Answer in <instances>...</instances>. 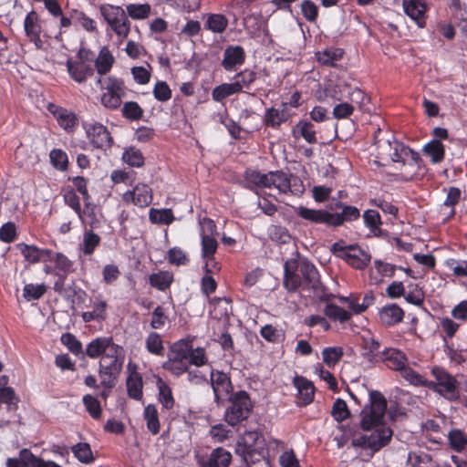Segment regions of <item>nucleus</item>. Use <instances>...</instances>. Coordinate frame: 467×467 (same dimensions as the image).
<instances>
[{"label":"nucleus","instance_id":"c9c22d12","mask_svg":"<svg viewBox=\"0 0 467 467\" xmlns=\"http://www.w3.org/2000/svg\"><path fill=\"white\" fill-rule=\"evenodd\" d=\"M364 224L369 229L370 233L377 237L382 235V221L378 211L373 209L366 210L362 214Z\"/></svg>","mask_w":467,"mask_h":467},{"label":"nucleus","instance_id":"4c0bfd02","mask_svg":"<svg viewBox=\"0 0 467 467\" xmlns=\"http://www.w3.org/2000/svg\"><path fill=\"white\" fill-rule=\"evenodd\" d=\"M142 377L139 372H132L127 378V391L130 398L135 400H140L142 393Z\"/></svg>","mask_w":467,"mask_h":467},{"label":"nucleus","instance_id":"4d7b16f0","mask_svg":"<svg viewBox=\"0 0 467 467\" xmlns=\"http://www.w3.org/2000/svg\"><path fill=\"white\" fill-rule=\"evenodd\" d=\"M446 267L456 278H467V259L449 258L445 261Z\"/></svg>","mask_w":467,"mask_h":467},{"label":"nucleus","instance_id":"72a5a7b5","mask_svg":"<svg viewBox=\"0 0 467 467\" xmlns=\"http://www.w3.org/2000/svg\"><path fill=\"white\" fill-rule=\"evenodd\" d=\"M156 387L158 389V401L161 404L162 408L170 410L175 405V399L172 394L171 388L161 377L157 378Z\"/></svg>","mask_w":467,"mask_h":467},{"label":"nucleus","instance_id":"7ed1b4c3","mask_svg":"<svg viewBox=\"0 0 467 467\" xmlns=\"http://www.w3.org/2000/svg\"><path fill=\"white\" fill-rule=\"evenodd\" d=\"M125 359L124 349L117 345L104 354L99 363L98 374L102 388L111 389L122 370Z\"/></svg>","mask_w":467,"mask_h":467},{"label":"nucleus","instance_id":"6ab92c4d","mask_svg":"<svg viewBox=\"0 0 467 467\" xmlns=\"http://www.w3.org/2000/svg\"><path fill=\"white\" fill-rule=\"evenodd\" d=\"M405 14L416 22L419 27L426 26V12L428 10L425 0H403Z\"/></svg>","mask_w":467,"mask_h":467},{"label":"nucleus","instance_id":"4be33fe9","mask_svg":"<svg viewBox=\"0 0 467 467\" xmlns=\"http://www.w3.org/2000/svg\"><path fill=\"white\" fill-rule=\"evenodd\" d=\"M408 358L406 355L393 348H386L381 351L380 361L392 369L400 371L407 365Z\"/></svg>","mask_w":467,"mask_h":467},{"label":"nucleus","instance_id":"680f3d73","mask_svg":"<svg viewBox=\"0 0 467 467\" xmlns=\"http://www.w3.org/2000/svg\"><path fill=\"white\" fill-rule=\"evenodd\" d=\"M343 348L341 347H328L322 350L323 362L328 367L337 365L343 357Z\"/></svg>","mask_w":467,"mask_h":467},{"label":"nucleus","instance_id":"423d86ee","mask_svg":"<svg viewBox=\"0 0 467 467\" xmlns=\"http://www.w3.org/2000/svg\"><path fill=\"white\" fill-rule=\"evenodd\" d=\"M228 400L229 406L225 410L224 420L230 426L235 427L250 417L254 403L245 390L232 393Z\"/></svg>","mask_w":467,"mask_h":467},{"label":"nucleus","instance_id":"393cba45","mask_svg":"<svg viewBox=\"0 0 467 467\" xmlns=\"http://www.w3.org/2000/svg\"><path fill=\"white\" fill-rule=\"evenodd\" d=\"M298 271L305 285L317 289L319 285V273L317 267L306 258L298 260Z\"/></svg>","mask_w":467,"mask_h":467},{"label":"nucleus","instance_id":"2eb2a0df","mask_svg":"<svg viewBox=\"0 0 467 467\" xmlns=\"http://www.w3.org/2000/svg\"><path fill=\"white\" fill-rule=\"evenodd\" d=\"M47 109L55 117L59 127L67 132H73L78 125L77 115L67 109L49 103Z\"/></svg>","mask_w":467,"mask_h":467},{"label":"nucleus","instance_id":"2f4dec72","mask_svg":"<svg viewBox=\"0 0 467 467\" xmlns=\"http://www.w3.org/2000/svg\"><path fill=\"white\" fill-rule=\"evenodd\" d=\"M232 462V454L223 447L212 451L208 460L202 463V467H229Z\"/></svg>","mask_w":467,"mask_h":467},{"label":"nucleus","instance_id":"f257e3e1","mask_svg":"<svg viewBox=\"0 0 467 467\" xmlns=\"http://www.w3.org/2000/svg\"><path fill=\"white\" fill-rule=\"evenodd\" d=\"M386 409L387 400L383 394L379 390H371L369 404L360 413V427L365 431H373L352 439L351 445L354 448L368 449L375 453L389 444L393 431L382 422Z\"/></svg>","mask_w":467,"mask_h":467},{"label":"nucleus","instance_id":"f3484780","mask_svg":"<svg viewBox=\"0 0 467 467\" xmlns=\"http://www.w3.org/2000/svg\"><path fill=\"white\" fill-rule=\"evenodd\" d=\"M298 259L291 258L284 265V286L288 292H296L302 285L303 280L298 274Z\"/></svg>","mask_w":467,"mask_h":467},{"label":"nucleus","instance_id":"f8f14e48","mask_svg":"<svg viewBox=\"0 0 467 467\" xmlns=\"http://www.w3.org/2000/svg\"><path fill=\"white\" fill-rule=\"evenodd\" d=\"M87 137L95 149L107 150L112 147L113 138L108 128L99 122L86 127Z\"/></svg>","mask_w":467,"mask_h":467},{"label":"nucleus","instance_id":"338daca9","mask_svg":"<svg viewBox=\"0 0 467 467\" xmlns=\"http://www.w3.org/2000/svg\"><path fill=\"white\" fill-rule=\"evenodd\" d=\"M400 372V376L409 381L411 385L426 388L427 379L416 372L410 367L406 365Z\"/></svg>","mask_w":467,"mask_h":467},{"label":"nucleus","instance_id":"9d476101","mask_svg":"<svg viewBox=\"0 0 467 467\" xmlns=\"http://www.w3.org/2000/svg\"><path fill=\"white\" fill-rule=\"evenodd\" d=\"M268 189L275 188L280 193L292 192L293 194H301L304 192V185L300 179L287 174L283 171H271L268 172Z\"/></svg>","mask_w":467,"mask_h":467},{"label":"nucleus","instance_id":"aec40b11","mask_svg":"<svg viewBox=\"0 0 467 467\" xmlns=\"http://www.w3.org/2000/svg\"><path fill=\"white\" fill-rule=\"evenodd\" d=\"M16 249L20 251L25 260L30 264H37L39 262H48V257L52 254L51 249H42L36 245H30L25 243L16 244Z\"/></svg>","mask_w":467,"mask_h":467},{"label":"nucleus","instance_id":"69168bd1","mask_svg":"<svg viewBox=\"0 0 467 467\" xmlns=\"http://www.w3.org/2000/svg\"><path fill=\"white\" fill-rule=\"evenodd\" d=\"M163 368L169 372H171L175 377H180L182 374L186 373L189 369L188 361L177 360L171 357L168 358V360L163 363Z\"/></svg>","mask_w":467,"mask_h":467},{"label":"nucleus","instance_id":"c756f323","mask_svg":"<svg viewBox=\"0 0 467 467\" xmlns=\"http://www.w3.org/2000/svg\"><path fill=\"white\" fill-rule=\"evenodd\" d=\"M244 179L246 188L252 191L256 188H267L269 186L268 172L262 173L256 169L247 168L244 171Z\"/></svg>","mask_w":467,"mask_h":467},{"label":"nucleus","instance_id":"412c9836","mask_svg":"<svg viewBox=\"0 0 467 467\" xmlns=\"http://www.w3.org/2000/svg\"><path fill=\"white\" fill-rule=\"evenodd\" d=\"M111 337H99L91 340L86 347L84 356L87 355L90 358H101L109 351L110 348L117 346Z\"/></svg>","mask_w":467,"mask_h":467},{"label":"nucleus","instance_id":"79ce46f5","mask_svg":"<svg viewBox=\"0 0 467 467\" xmlns=\"http://www.w3.org/2000/svg\"><path fill=\"white\" fill-rule=\"evenodd\" d=\"M237 93H240L238 83H223L213 89L212 97L214 101L222 102L226 98Z\"/></svg>","mask_w":467,"mask_h":467},{"label":"nucleus","instance_id":"a878e982","mask_svg":"<svg viewBox=\"0 0 467 467\" xmlns=\"http://www.w3.org/2000/svg\"><path fill=\"white\" fill-rule=\"evenodd\" d=\"M283 108L275 109L274 107L265 110L264 123L266 127L277 130L280 126L290 119V114L286 109V103L282 104Z\"/></svg>","mask_w":467,"mask_h":467},{"label":"nucleus","instance_id":"a18cd8bd","mask_svg":"<svg viewBox=\"0 0 467 467\" xmlns=\"http://www.w3.org/2000/svg\"><path fill=\"white\" fill-rule=\"evenodd\" d=\"M344 50L338 47H330L327 48L322 52H318L317 61L327 67H334L336 62L340 60L343 57Z\"/></svg>","mask_w":467,"mask_h":467},{"label":"nucleus","instance_id":"a19ab883","mask_svg":"<svg viewBox=\"0 0 467 467\" xmlns=\"http://www.w3.org/2000/svg\"><path fill=\"white\" fill-rule=\"evenodd\" d=\"M324 314L332 321L339 323H346L352 317V314L349 311L334 303H327L325 306Z\"/></svg>","mask_w":467,"mask_h":467},{"label":"nucleus","instance_id":"0e129e2a","mask_svg":"<svg viewBox=\"0 0 467 467\" xmlns=\"http://www.w3.org/2000/svg\"><path fill=\"white\" fill-rule=\"evenodd\" d=\"M47 292L45 284H26L23 288V296L26 301L38 300Z\"/></svg>","mask_w":467,"mask_h":467},{"label":"nucleus","instance_id":"6e6d98bb","mask_svg":"<svg viewBox=\"0 0 467 467\" xmlns=\"http://www.w3.org/2000/svg\"><path fill=\"white\" fill-rule=\"evenodd\" d=\"M149 219L152 223L170 224L173 222L174 216L171 209H154L149 212Z\"/></svg>","mask_w":467,"mask_h":467},{"label":"nucleus","instance_id":"4468645a","mask_svg":"<svg viewBox=\"0 0 467 467\" xmlns=\"http://www.w3.org/2000/svg\"><path fill=\"white\" fill-rule=\"evenodd\" d=\"M123 200L140 208H145L152 202V189L146 183H138L131 191H127L123 194Z\"/></svg>","mask_w":467,"mask_h":467},{"label":"nucleus","instance_id":"473e14b6","mask_svg":"<svg viewBox=\"0 0 467 467\" xmlns=\"http://www.w3.org/2000/svg\"><path fill=\"white\" fill-rule=\"evenodd\" d=\"M114 63L115 57L111 51L107 47H103L94 60V67L97 73L101 77L107 75L111 70Z\"/></svg>","mask_w":467,"mask_h":467},{"label":"nucleus","instance_id":"774afa93","mask_svg":"<svg viewBox=\"0 0 467 467\" xmlns=\"http://www.w3.org/2000/svg\"><path fill=\"white\" fill-rule=\"evenodd\" d=\"M123 161L131 167H142L144 164V157L142 152L134 147L127 149L122 156Z\"/></svg>","mask_w":467,"mask_h":467},{"label":"nucleus","instance_id":"20e7f679","mask_svg":"<svg viewBox=\"0 0 467 467\" xmlns=\"http://www.w3.org/2000/svg\"><path fill=\"white\" fill-rule=\"evenodd\" d=\"M99 10L106 23V33L115 35L120 41L127 39L131 30V22L124 8L120 5L102 4Z\"/></svg>","mask_w":467,"mask_h":467},{"label":"nucleus","instance_id":"b1692460","mask_svg":"<svg viewBox=\"0 0 467 467\" xmlns=\"http://www.w3.org/2000/svg\"><path fill=\"white\" fill-rule=\"evenodd\" d=\"M24 29L26 36L36 45L41 43L40 35L42 26L38 14L35 10H31L24 20Z\"/></svg>","mask_w":467,"mask_h":467},{"label":"nucleus","instance_id":"864d4df0","mask_svg":"<svg viewBox=\"0 0 467 467\" xmlns=\"http://www.w3.org/2000/svg\"><path fill=\"white\" fill-rule=\"evenodd\" d=\"M72 17L75 23L88 33L97 32V22L88 16L83 11L72 9Z\"/></svg>","mask_w":467,"mask_h":467},{"label":"nucleus","instance_id":"9b49d317","mask_svg":"<svg viewBox=\"0 0 467 467\" xmlns=\"http://www.w3.org/2000/svg\"><path fill=\"white\" fill-rule=\"evenodd\" d=\"M210 383L214 395V401L219 405L225 397L234 393V385L228 373L212 369Z\"/></svg>","mask_w":467,"mask_h":467},{"label":"nucleus","instance_id":"052dcab7","mask_svg":"<svg viewBox=\"0 0 467 467\" xmlns=\"http://www.w3.org/2000/svg\"><path fill=\"white\" fill-rule=\"evenodd\" d=\"M83 404L88 414L94 420H99L102 416V409L99 400L91 394H86L82 399Z\"/></svg>","mask_w":467,"mask_h":467},{"label":"nucleus","instance_id":"e2e57ef3","mask_svg":"<svg viewBox=\"0 0 467 467\" xmlns=\"http://www.w3.org/2000/svg\"><path fill=\"white\" fill-rule=\"evenodd\" d=\"M50 162L55 169L65 171L68 168L67 154L61 149H54L49 153Z\"/></svg>","mask_w":467,"mask_h":467},{"label":"nucleus","instance_id":"8fccbe9b","mask_svg":"<svg viewBox=\"0 0 467 467\" xmlns=\"http://www.w3.org/2000/svg\"><path fill=\"white\" fill-rule=\"evenodd\" d=\"M192 344L186 340H179L173 343L170 348L169 357L177 360L188 361L191 354Z\"/></svg>","mask_w":467,"mask_h":467},{"label":"nucleus","instance_id":"bf43d9fd","mask_svg":"<svg viewBox=\"0 0 467 467\" xmlns=\"http://www.w3.org/2000/svg\"><path fill=\"white\" fill-rule=\"evenodd\" d=\"M257 73L252 69L245 68L238 72L234 77V83H238L240 86V92L244 91V88L250 89L251 85L256 80Z\"/></svg>","mask_w":467,"mask_h":467},{"label":"nucleus","instance_id":"de8ad7c7","mask_svg":"<svg viewBox=\"0 0 467 467\" xmlns=\"http://www.w3.org/2000/svg\"><path fill=\"white\" fill-rule=\"evenodd\" d=\"M35 454L29 449H22L17 458H8L5 462L6 467H33Z\"/></svg>","mask_w":467,"mask_h":467},{"label":"nucleus","instance_id":"0eeeda50","mask_svg":"<svg viewBox=\"0 0 467 467\" xmlns=\"http://www.w3.org/2000/svg\"><path fill=\"white\" fill-rule=\"evenodd\" d=\"M331 251L334 255L357 270L366 269L372 259L368 250L363 249L358 244L346 245L342 240L334 243L331 246Z\"/></svg>","mask_w":467,"mask_h":467},{"label":"nucleus","instance_id":"f704fd0d","mask_svg":"<svg viewBox=\"0 0 467 467\" xmlns=\"http://www.w3.org/2000/svg\"><path fill=\"white\" fill-rule=\"evenodd\" d=\"M8 378L0 377V404H6L9 410H16L19 398L11 387H6Z\"/></svg>","mask_w":467,"mask_h":467},{"label":"nucleus","instance_id":"dca6fc26","mask_svg":"<svg viewBox=\"0 0 467 467\" xmlns=\"http://www.w3.org/2000/svg\"><path fill=\"white\" fill-rule=\"evenodd\" d=\"M245 51L241 46H228L223 51L222 67L225 71H236L245 62Z\"/></svg>","mask_w":467,"mask_h":467},{"label":"nucleus","instance_id":"a211bd4d","mask_svg":"<svg viewBox=\"0 0 467 467\" xmlns=\"http://www.w3.org/2000/svg\"><path fill=\"white\" fill-rule=\"evenodd\" d=\"M66 66L70 78L78 83H84L94 75L93 66L83 60L67 59Z\"/></svg>","mask_w":467,"mask_h":467},{"label":"nucleus","instance_id":"13d9d810","mask_svg":"<svg viewBox=\"0 0 467 467\" xmlns=\"http://www.w3.org/2000/svg\"><path fill=\"white\" fill-rule=\"evenodd\" d=\"M143 112L142 108L136 101H127L121 109L122 117L131 121L140 120L143 117Z\"/></svg>","mask_w":467,"mask_h":467},{"label":"nucleus","instance_id":"1a4fd4ad","mask_svg":"<svg viewBox=\"0 0 467 467\" xmlns=\"http://www.w3.org/2000/svg\"><path fill=\"white\" fill-rule=\"evenodd\" d=\"M105 86L102 87L104 92L101 95L100 102L108 109H117L122 103V99L126 96V85L122 78L115 76H109L105 80Z\"/></svg>","mask_w":467,"mask_h":467},{"label":"nucleus","instance_id":"09e8293b","mask_svg":"<svg viewBox=\"0 0 467 467\" xmlns=\"http://www.w3.org/2000/svg\"><path fill=\"white\" fill-rule=\"evenodd\" d=\"M129 19L143 20L149 17L151 7L149 4H129L125 9Z\"/></svg>","mask_w":467,"mask_h":467},{"label":"nucleus","instance_id":"f03ea898","mask_svg":"<svg viewBox=\"0 0 467 467\" xmlns=\"http://www.w3.org/2000/svg\"><path fill=\"white\" fill-rule=\"evenodd\" d=\"M331 210H340V212H329L325 209H311L305 206H299L296 209L298 217L314 224H324L327 227L337 228L345 223L357 221L360 217V211L358 207L346 204L337 201Z\"/></svg>","mask_w":467,"mask_h":467},{"label":"nucleus","instance_id":"c03bdc74","mask_svg":"<svg viewBox=\"0 0 467 467\" xmlns=\"http://www.w3.org/2000/svg\"><path fill=\"white\" fill-rule=\"evenodd\" d=\"M101 242L100 236L92 230L86 231L79 247L84 255H91Z\"/></svg>","mask_w":467,"mask_h":467},{"label":"nucleus","instance_id":"c85d7f7f","mask_svg":"<svg viewBox=\"0 0 467 467\" xmlns=\"http://www.w3.org/2000/svg\"><path fill=\"white\" fill-rule=\"evenodd\" d=\"M293 136L296 139L302 137L309 144L317 143V131L312 122L306 119H300L293 128Z\"/></svg>","mask_w":467,"mask_h":467},{"label":"nucleus","instance_id":"37998d69","mask_svg":"<svg viewBox=\"0 0 467 467\" xmlns=\"http://www.w3.org/2000/svg\"><path fill=\"white\" fill-rule=\"evenodd\" d=\"M450 447L456 452H462L467 449V433L461 429H452L448 433Z\"/></svg>","mask_w":467,"mask_h":467},{"label":"nucleus","instance_id":"5701e85b","mask_svg":"<svg viewBox=\"0 0 467 467\" xmlns=\"http://www.w3.org/2000/svg\"><path fill=\"white\" fill-rule=\"evenodd\" d=\"M404 310L396 303L385 305L379 312L382 324L387 327H393L403 321Z\"/></svg>","mask_w":467,"mask_h":467},{"label":"nucleus","instance_id":"5fc2aeb1","mask_svg":"<svg viewBox=\"0 0 467 467\" xmlns=\"http://www.w3.org/2000/svg\"><path fill=\"white\" fill-rule=\"evenodd\" d=\"M146 349L149 353L156 356H162L164 351L163 341L160 334L150 332L145 342Z\"/></svg>","mask_w":467,"mask_h":467},{"label":"nucleus","instance_id":"6e6552de","mask_svg":"<svg viewBox=\"0 0 467 467\" xmlns=\"http://www.w3.org/2000/svg\"><path fill=\"white\" fill-rule=\"evenodd\" d=\"M388 142L390 148L394 150L391 154V160L394 162L401 163L402 166H408L410 170L409 171V176L406 177V180L413 179L423 166V160L419 152L397 140H394L393 143L389 140H388Z\"/></svg>","mask_w":467,"mask_h":467},{"label":"nucleus","instance_id":"603ef678","mask_svg":"<svg viewBox=\"0 0 467 467\" xmlns=\"http://www.w3.org/2000/svg\"><path fill=\"white\" fill-rule=\"evenodd\" d=\"M61 343L75 356L83 358L84 351L81 342L72 333H64L60 337Z\"/></svg>","mask_w":467,"mask_h":467},{"label":"nucleus","instance_id":"49530a36","mask_svg":"<svg viewBox=\"0 0 467 467\" xmlns=\"http://www.w3.org/2000/svg\"><path fill=\"white\" fill-rule=\"evenodd\" d=\"M204 26L207 30L213 33L222 34L228 26V19L222 14H210Z\"/></svg>","mask_w":467,"mask_h":467},{"label":"nucleus","instance_id":"ddd939ff","mask_svg":"<svg viewBox=\"0 0 467 467\" xmlns=\"http://www.w3.org/2000/svg\"><path fill=\"white\" fill-rule=\"evenodd\" d=\"M202 224V256L211 257L216 253L218 243L213 234L216 232V224L210 218H203Z\"/></svg>","mask_w":467,"mask_h":467},{"label":"nucleus","instance_id":"bb28decb","mask_svg":"<svg viewBox=\"0 0 467 467\" xmlns=\"http://www.w3.org/2000/svg\"><path fill=\"white\" fill-rule=\"evenodd\" d=\"M294 386L298 391V400L301 406H306L314 400L315 386L303 376H296L294 379Z\"/></svg>","mask_w":467,"mask_h":467},{"label":"nucleus","instance_id":"ea45409f","mask_svg":"<svg viewBox=\"0 0 467 467\" xmlns=\"http://www.w3.org/2000/svg\"><path fill=\"white\" fill-rule=\"evenodd\" d=\"M143 417L146 421L148 431L152 435H157L161 430L159 413L154 404H148L143 410Z\"/></svg>","mask_w":467,"mask_h":467},{"label":"nucleus","instance_id":"cd10ccee","mask_svg":"<svg viewBox=\"0 0 467 467\" xmlns=\"http://www.w3.org/2000/svg\"><path fill=\"white\" fill-rule=\"evenodd\" d=\"M361 339L362 348L365 350L363 357L370 363L379 362L381 357L379 340L371 335H363Z\"/></svg>","mask_w":467,"mask_h":467},{"label":"nucleus","instance_id":"7c9ffc66","mask_svg":"<svg viewBox=\"0 0 467 467\" xmlns=\"http://www.w3.org/2000/svg\"><path fill=\"white\" fill-rule=\"evenodd\" d=\"M174 281L173 274L170 271H158L149 275L148 282L150 285L161 292L170 290Z\"/></svg>","mask_w":467,"mask_h":467},{"label":"nucleus","instance_id":"39448f33","mask_svg":"<svg viewBox=\"0 0 467 467\" xmlns=\"http://www.w3.org/2000/svg\"><path fill=\"white\" fill-rule=\"evenodd\" d=\"M431 375L433 379H427L428 389L451 402L460 399V383L455 376L441 366H433L431 368Z\"/></svg>","mask_w":467,"mask_h":467},{"label":"nucleus","instance_id":"58836bf2","mask_svg":"<svg viewBox=\"0 0 467 467\" xmlns=\"http://www.w3.org/2000/svg\"><path fill=\"white\" fill-rule=\"evenodd\" d=\"M48 261L54 263L57 273L69 275L75 271L73 261L62 253H56L52 250Z\"/></svg>","mask_w":467,"mask_h":467},{"label":"nucleus","instance_id":"3c124183","mask_svg":"<svg viewBox=\"0 0 467 467\" xmlns=\"http://www.w3.org/2000/svg\"><path fill=\"white\" fill-rule=\"evenodd\" d=\"M74 456L82 463L88 464L94 462L95 458L90 445L87 442H78L71 447Z\"/></svg>","mask_w":467,"mask_h":467},{"label":"nucleus","instance_id":"e433bc0d","mask_svg":"<svg viewBox=\"0 0 467 467\" xmlns=\"http://www.w3.org/2000/svg\"><path fill=\"white\" fill-rule=\"evenodd\" d=\"M423 153L433 164L441 162L445 157V146L439 140H431L423 147Z\"/></svg>","mask_w":467,"mask_h":467}]
</instances>
